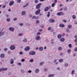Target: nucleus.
<instances>
[{"mask_svg":"<svg viewBox=\"0 0 77 77\" xmlns=\"http://www.w3.org/2000/svg\"><path fill=\"white\" fill-rule=\"evenodd\" d=\"M41 3H40L37 5L36 7V9H39V8H41Z\"/></svg>","mask_w":77,"mask_h":77,"instance_id":"obj_1","label":"nucleus"},{"mask_svg":"<svg viewBox=\"0 0 77 77\" xmlns=\"http://www.w3.org/2000/svg\"><path fill=\"white\" fill-rule=\"evenodd\" d=\"M40 12H41V9H38V10L36 11L35 12V15H38L40 13Z\"/></svg>","mask_w":77,"mask_h":77,"instance_id":"obj_2","label":"nucleus"},{"mask_svg":"<svg viewBox=\"0 0 77 77\" xmlns=\"http://www.w3.org/2000/svg\"><path fill=\"white\" fill-rule=\"evenodd\" d=\"M57 15L59 16H60V15H64V13L62 12H61L57 13Z\"/></svg>","mask_w":77,"mask_h":77,"instance_id":"obj_3","label":"nucleus"},{"mask_svg":"<svg viewBox=\"0 0 77 77\" xmlns=\"http://www.w3.org/2000/svg\"><path fill=\"white\" fill-rule=\"evenodd\" d=\"M7 69L8 68H2L0 69V72L3 71H6Z\"/></svg>","mask_w":77,"mask_h":77,"instance_id":"obj_4","label":"nucleus"},{"mask_svg":"<svg viewBox=\"0 0 77 77\" xmlns=\"http://www.w3.org/2000/svg\"><path fill=\"white\" fill-rule=\"evenodd\" d=\"M29 54L31 55H35V52L34 51H31L29 52Z\"/></svg>","mask_w":77,"mask_h":77,"instance_id":"obj_5","label":"nucleus"},{"mask_svg":"<svg viewBox=\"0 0 77 77\" xmlns=\"http://www.w3.org/2000/svg\"><path fill=\"white\" fill-rule=\"evenodd\" d=\"M29 50H30V47L29 46H27L25 49V51H29Z\"/></svg>","mask_w":77,"mask_h":77,"instance_id":"obj_6","label":"nucleus"},{"mask_svg":"<svg viewBox=\"0 0 77 77\" xmlns=\"http://www.w3.org/2000/svg\"><path fill=\"white\" fill-rule=\"evenodd\" d=\"M14 1H12L10 3H9V6H12L13 5H14Z\"/></svg>","mask_w":77,"mask_h":77,"instance_id":"obj_7","label":"nucleus"},{"mask_svg":"<svg viewBox=\"0 0 77 77\" xmlns=\"http://www.w3.org/2000/svg\"><path fill=\"white\" fill-rule=\"evenodd\" d=\"M48 31H50V30H51V32H53V29H51V27H49L48 28Z\"/></svg>","mask_w":77,"mask_h":77,"instance_id":"obj_8","label":"nucleus"},{"mask_svg":"<svg viewBox=\"0 0 77 77\" xmlns=\"http://www.w3.org/2000/svg\"><path fill=\"white\" fill-rule=\"evenodd\" d=\"M15 48V47L13 45H11L10 47V49L12 50H14Z\"/></svg>","mask_w":77,"mask_h":77,"instance_id":"obj_9","label":"nucleus"},{"mask_svg":"<svg viewBox=\"0 0 77 77\" xmlns=\"http://www.w3.org/2000/svg\"><path fill=\"white\" fill-rule=\"evenodd\" d=\"M49 23H54V20L53 19H50L49 20Z\"/></svg>","mask_w":77,"mask_h":77,"instance_id":"obj_10","label":"nucleus"},{"mask_svg":"<svg viewBox=\"0 0 77 77\" xmlns=\"http://www.w3.org/2000/svg\"><path fill=\"white\" fill-rule=\"evenodd\" d=\"M39 38H40V36L39 35H37L35 38L36 41H38L39 39Z\"/></svg>","mask_w":77,"mask_h":77,"instance_id":"obj_11","label":"nucleus"},{"mask_svg":"<svg viewBox=\"0 0 77 77\" xmlns=\"http://www.w3.org/2000/svg\"><path fill=\"white\" fill-rule=\"evenodd\" d=\"M5 54H1L0 55V57H2V58H4L5 57Z\"/></svg>","mask_w":77,"mask_h":77,"instance_id":"obj_12","label":"nucleus"},{"mask_svg":"<svg viewBox=\"0 0 77 77\" xmlns=\"http://www.w3.org/2000/svg\"><path fill=\"white\" fill-rule=\"evenodd\" d=\"M9 30L10 31H11V32H13L14 30V29L13 28H9Z\"/></svg>","mask_w":77,"mask_h":77,"instance_id":"obj_13","label":"nucleus"},{"mask_svg":"<svg viewBox=\"0 0 77 77\" xmlns=\"http://www.w3.org/2000/svg\"><path fill=\"white\" fill-rule=\"evenodd\" d=\"M11 61L10 62V63L11 64H13L14 63V59H11Z\"/></svg>","mask_w":77,"mask_h":77,"instance_id":"obj_14","label":"nucleus"},{"mask_svg":"<svg viewBox=\"0 0 77 77\" xmlns=\"http://www.w3.org/2000/svg\"><path fill=\"white\" fill-rule=\"evenodd\" d=\"M48 10H49V8L48 7H47L45 8V11H48Z\"/></svg>","mask_w":77,"mask_h":77,"instance_id":"obj_15","label":"nucleus"},{"mask_svg":"<svg viewBox=\"0 0 77 77\" xmlns=\"http://www.w3.org/2000/svg\"><path fill=\"white\" fill-rule=\"evenodd\" d=\"M39 51H42L43 50V48L42 47H40L39 48Z\"/></svg>","mask_w":77,"mask_h":77,"instance_id":"obj_16","label":"nucleus"},{"mask_svg":"<svg viewBox=\"0 0 77 77\" xmlns=\"http://www.w3.org/2000/svg\"><path fill=\"white\" fill-rule=\"evenodd\" d=\"M58 38H62V35L60 34H59L57 36Z\"/></svg>","mask_w":77,"mask_h":77,"instance_id":"obj_17","label":"nucleus"},{"mask_svg":"<svg viewBox=\"0 0 77 77\" xmlns=\"http://www.w3.org/2000/svg\"><path fill=\"white\" fill-rule=\"evenodd\" d=\"M68 27L69 29H71L72 28V25H68Z\"/></svg>","mask_w":77,"mask_h":77,"instance_id":"obj_18","label":"nucleus"},{"mask_svg":"<svg viewBox=\"0 0 77 77\" xmlns=\"http://www.w3.org/2000/svg\"><path fill=\"white\" fill-rule=\"evenodd\" d=\"M60 27H65V25L63 24H60Z\"/></svg>","mask_w":77,"mask_h":77,"instance_id":"obj_19","label":"nucleus"},{"mask_svg":"<svg viewBox=\"0 0 77 77\" xmlns=\"http://www.w3.org/2000/svg\"><path fill=\"white\" fill-rule=\"evenodd\" d=\"M22 14L23 15H24L26 14V12L25 11H23L22 12Z\"/></svg>","mask_w":77,"mask_h":77,"instance_id":"obj_20","label":"nucleus"},{"mask_svg":"<svg viewBox=\"0 0 77 77\" xmlns=\"http://www.w3.org/2000/svg\"><path fill=\"white\" fill-rule=\"evenodd\" d=\"M65 41V38H62L61 39V42H63Z\"/></svg>","mask_w":77,"mask_h":77,"instance_id":"obj_21","label":"nucleus"},{"mask_svg":"<svg viewBox=\"0 0 77 77\" xmlns=\"http://www.w3.org/2000/svg\"><path fill=\"white\" fill-rule=\"evenodd\" d=\"M27 39L26 38H24L23 40V41L25 42H27Z\"/></svg>","mask_w":77,"mask_h":77,"instance_id":"obj_22","label":"nucleus"},{"mask_svg":"<svg viewBox=\"0 0 77 77\" xmlns=\"http://www.w3.org/2000/svg\"><path fill=\"white\" fill-rule=\"evenodd\" d=\"M54 6H55V3H53L52 4V5H51V7H54Z\"/></svg>","mask_w":77,"mask_h":77,"instance_id":"obj_23","label":"nucleus"},{"mask_svg":"<svg viewBox=\"0 0 77 77\" xmlns=\"http://www.w3.org/2000/svg\"><path fill=\"white\" fill-rule=\"evenodd\" d=\"M54 75L53 74L50 75H49L48 77H54Z\"/></svg>","mask_w":77,"mask_h":77,"instance_id":"obj_24","label":"nucleus"},{"mask_svg":"<svg viewBox=\"0 0 77 77\" xmlns=\"http://www.w3.org/2000/svg\"><path fill=\"white\" fill-rule=\"evenodd\" d=\"M68 46L69 48H72V45L71 44H69L68 45Z\"/></svg>","mask_w":77,"mask_h":77,"instance_id":"obj_25","label":"nucleus"},{"mask_svg":"<svg viewBox=\"0 0 77 77\" xmlns=\"http://www.w3.org/2000/svg\"><path fill=\"white\" fill-rule=\"evenodd\" d=\"M66 32H67V33H68L69 32H70V30H69L67 28L66 29Z\"/></svg>","mask_w":77,"mask_h":77,"instance_id":"obj_26","label":"nucleus"},{"mask_svg":"<svg viewBox=\"0 0 77 77\" xmlns=\"http://www.w3.org/2000/svg\"><path fill=\"white\" fill-rule=\"evenodd\" d=\"M63 59H60L59 60V62H63Z\"/></svg>","mask_w":77,"mask_h":77,"instance_id":"obj_27","label":"nucleus"},{"mask_svg":"<svg viewBox=\"0 0 77 77\" xmlns=\"http://www.w3.org/2000/svg\"><path fill=\"white\" fill-rule=\"evenodd\" d=\"M72 18L73 19H75V18H76V16L75 15H73L72 16Z\"/></svg>","mask_w":77,"mask_h":77,"instance_id":"obj_28","label":"nucleus"},{"mask_svg":"<svg viewBox=\"0 0 77 77\" xmlns=\"http://www.w3.org/2000/svg\"><path fill=\"white\" fill-rule=\"evenodd\" d=\"M50 13L49 12H48V14L47 15L48 17H49L50 16Z\"/></svg>","mask_w":77,"mask_h":77,"instance_id":"obj_29","label":"nucleus"},{"mask_svg":"<svg viewBox=\"0 0 77 77\" xmlns=\"http://www.w3.org/2000/svg\"><path fill=\"white\" fill-rule=\"evenodd\" d=\"M35 72L36 73H38V72H39V69H36V70H35Z\"/></svg>","mask_w":77,"mask_h":77,"instance_id":"obj_30","label":"nucleus"},{"mask_svg":"<svg viewBox=\"0 0 77 77\" xmlns=\"http://www.w3.org/2000/svg\"><path fill=\"white\" fill-rule=\"evenodd\" d=\"M64 11H67V7H65L64 8Z\"/></svg>","mask_w":77,"mask_h":77,"instance_id":"obj_31","label":"nucleus"},{"mask_svg":"<svg viewBox=\"0 0 77 77\" xmlns=\"http://www.w3.org/2000/svg\"><path fill=\"white\" fill-rule=\"evenodd\" d=\"M3 33H4L3 32H0V36H2V35H3Z\"/></svg>","mask_w":77,"mask_h":77,"instance_id":"obj_32","label":"nucleus"},{"mask_svg":"<svg viewBox=\"0 0 77 77\" xmlns=\"http://www.w3.org/2000/svg\"><path fill=\"white\" fill-rule=\"evenodd\" d=\"M29 62H33V59H31L30 60Z\"/></svg>","mask_w":77,"mask_h":77,"instance_id":"obj_33","label":"nucleus"},{"mask_svg":"<svg viewBox=\"0 0 77 77\" xmlns=\"http://www.w3.org/2000/svg\"><path fill=\"white\" fill-rule=\"evenodd\" d=\"M35 3H38V0H35Z\"/></svg>","mask_w":77,"mask_h":77,"instance_id":"obj_34","label":"nucleus"},{"mask_svg":"<svg viewBox=\"0 0 77 77\" xmlns=\"http://www.w3.org/2000/svg\"><path fill=\"white\" fill-rule=\"evenodd\" d=\"M36 18H37V17H36L35 16H34L32 17V19H35Z\"/></svg>","mask_w":77,"mask_h":77,"instance_id":"obj_35","label":"nucleus"},{"mask_svg":"<svg viewBox=\"0 0 77 77\" xmlns=\"http://www.w3.org/2000/svg\"><path fill=\"white\" fill-rule=\"evenodd\" d=\"M17 3H20L21 2V0H17Z\"/></svg>","mask_w":77,"mask_h":77,"instance_id":"obj_36","label":"nucleus"},{"mask_svg":"<svg viewBox=\"0 0 77 77\" xmlns=\"http://www.w3.org/2000/svg\"><path fill=\"white\" fill-rule=\"evenodd\" d=\"M8 50V49L6 48H4V51H7Z\"/></svg>","mask_w":77,"mask_h":77,"instance_id":"obj_37","label":"nucleus"},{"mask_svg":"<svg viewBox=\"0 0 77 77\" xmlns=\"http://www.w3.org/2000/svg\"><path fill=\"white\" fill-rule=\"evenodd\" d=\"M43 64H44V62H42L40 63V66L42 65Z\"/></svg>","mask_w":77,"mask_h":77,"instance_id":"obj_38","label":"nucleus"},{"mask_svg":"<svg viewBox=\"0 0 77 77\" xmlns=\"http://www.w3.org/2000/svg\"><path fill=\"white\" fill-rule=\"evenodd\" d=\"M44 25H41V28H44Z\"/></svg>","mask_w":77,"mask_h":77,"instance_id":"obj_39","label":"nucleus"},{"mask_svg":"<svg viewBox=\"0 0 77 77\" xmlns=\"http://www.w3.org/2000/svg\"><path fill=\"white\" fill-rule=\"evenodd\" d=\"M62 49V48L61 47H60L58 48V50H61Z\"/></svg>","mask_w":77,"mask_h":77,"instance_id":"obj_40","label":"nucleus"},{"mask_svg":"<svg viewBox=\"0 0 77 77\" xmlns=\"http://www.w3.org/2000/svg\"><path fill=\"white\" fill-rule=\"evenodd\" d=\"M54 3L56 4L57 3V0H55L54 1Z\"/></svg>","mask_w":77,"mask_h":77,"instance_id":"obj_41","label":"nucleus"},{"mask_svg":"<svg viewBox=\"0 0 77 77\" xmlns=\"http://www.w3.org/2000/svg\"><path fill=\"white\" fill-rule=\"evenodd\" d=\"M33 15L31 14H30V15H29V17H30V18H31V17H32V16Z\"/></svg>","mask_w":77,"mask_h":77,"instance_id":"obj_42","label":"nucleus"},{"mask_svg":"<svg viewBox=\"0 0 77 77\" xmlns=\"http://www.w3.org/2000/svg\"><path fill=\"white\" fill-rule=\"evenodd\" d=\"M75 71H74V70H73L72 71V74H74Z\"/></svg>","mask_w":77,"mask_h":77,"instance_id":"obj_43","label":"nucleus"},{"mask_svg":"<svg viewBox=\"0 0 77 77\" xmlns=\"http://www.w3.org/2000/svg\"><path fill=\"white\" fill-rule=\"evenodd\" d=\"M75 51H77V47L75 48L74 49Z\"/></svg>","mask_w":77,"mask_h":77,"instance_id":"obj_44","label":"nucleus"},{"mask_svg":"<svg viewBox=\"0 0 77 77\" xmlns=\"http://www.w3.org/2000/svg\"><path fill=\"white\" fill-rule=\"evenodd\" d=\"M7 21L8 22H9V21H10V19L8 18L7 19Z\"/></svg>","mask_w":77,"mask_h":77,"instance_id":"obj_45","label":"nucleus"},{"mask_svg":"<svg viewBox=\"0 0 77 77\" xmlns=\"http://www.w3.org/2000/svg\"><path fill=\"white\" fill-rule=\"evenodd\" d=\"M23 34L22 33H20L19 34V36H22Z\"/></svg>","mask_w":77,"mask_h":77,"instance_id":"obj_46","label":"nucleus"},{"mask_svg":"<svg viewBox=\"0 0 77 77\" xmlns=\"http://www.w3.org/2000/svg\"><path fill=\"white\" fill-rule=\"evenodd\" d=\"M65 66H68V64L66 63L65 64Z\"/></svg>","mask_w":77,"mask_h":77,"instance_id":"obj_47","label":"nucleus"},{"mask_svg":"<svg viewBox=\"0 0 77 77\" xmlns=\"http://www.w3.org/2000/svg\"><path fill=\"white\" fill-rule=\"evenodd\" d=\"M17 20V18L15 17L14 19V21H16V20Z\"/></svg>","mask_w":77,"mask_h":77,"instance_id":"obj_48","label":"nucleus"},{"mask_svg":"<svg viewBox=\"0 0 77 77\" xmlns=\"http://www.w3.org/2000/svg\"><path fill=\"white\" fill-rule=\"evenodd\" d=\"M39 23V21L38 20H37L36 21V24H38Z\"/></svg>","mask_w":77,"mask_h":77,"instance_id":"obj_49","label":"nucleus"},{"mask_svg":"<svg viewBox=\"0 0 77 77\" xmlns=\"http://www.w3.org/2000/svg\"><path fill=\"white\" fill-rule=\"evenodd\" d=\"M21 72H23V73H24V70L23 69H21Z\"/></svg>","mask_w":77,"mask_h":77,"instance_id":"obj_50","label":"nucleus"},{"mask_svg":"<svg viewBox=\"0 0 77 77\" xmlns=\"http://www.w3.org/2000/svg\"><path fill=\"white\" fill-rule=\"evenodd\" d=\"M2 8H6V5H3L2 7Z\"/></svg>","mask_w":77,"mask_h":77,"instance_id":"obj_51","label":"nucleus"},{"mask_svg":"<svg viewBox=\"0 0 77 77\" xmlns=\"http://www.w3.org/2000/svg\"><path fill=\"white\" fill-rule=\"evenodd\" d=\"M21 62H24L25 61V59H22L21 60Z\"/></svg>","mask_w":77,"mask_h":77,"instance_id":"obj_52","label":"nucleus"},{"mask_svg":"<svg viewBox=\"0 0 77 77\" xmlns=\"http://www.w3.org/2000/svg\"><path fill=\"white\" fill-rule=\"evenodd\" d=\"M38 31L39 32H42V29H39Z\"/></svg>","mask_w":77,"mask_h":77,"instance_id":"obj_53","label":"nucleus"},{"mask_svg":"<svg viewBox=\"0 0 77 77\" xmlns=\"http://www.w3.org/2000/svg\"><path fill=\"white\" fill-rule=\"evenodd\" d=\"M70 52H71V50L69 49L68 50V53H70Z\"/></svg>","mask_w":77,"mask_h":77,"instance_id":"obj_54","label":"nucleus"},{"mask_svg":"<svg viewBox=\"0 0 77 77\" xmlns=\"http://www.w3.org/2000/svg\"><path fill=\"white\" fill-rule=\"evenodd\" d=\"M40 34H41V32H38L37 33V35H40Z\"/></svg>","mask_w":77,"mask_h":77,"instance_id":"obj_55","label":"nucleus"},{"mask_svg":"<svg viewBox=\"0 0 77 77\" xmlns=\"http://www.w3.org/2000/svg\"><path fill=\"white\" fill-rule=\"evenodd\" d=\"M18 65H19V66H21V63H18Z\"/></svg>","mask_w":77,"mask_h":77,"instance_id":"obj_56","label":"nucleus"},{"mask_svg":"<svg viewBox=\"0 0 77 77\" xmlns=\"http://www.w3.org/2000/svg\"><path fill=\"white\" fill-rule=\"evenodd\" d=\"M63 22H64V23H66V22H67L66 20H63Z\"/></svg>","mask_w":77,"mask_h":77,"instance_id":"obj_57","label":"nucleus"},{"mask_svg":"<svg viewBox=\"0 0 77 77\" xmlns=\"http://www.w3.org/2000/svg\"><path fill=\"white\" fill-rule=\"evenodd\" d=\"M28 72H29V73H31V72H32V71L29 70Z\"/></svg>","mask_w":77,"mask_h":77,"instance_id":"obj_58","label":"nucleus"},{"mask_svg":"<svg viewBox=\"0 0 77 77\" xmlns=\"http://www.w3.org/2000/svg\"><path fill=\"white\" fill-rule=\"evenodd\" d=\"M20 26H23V23H20Z\"/></svg>","mask_w":77,"mask_h":77,"instance_id":"obj_59","label":"nucleus"},{"mask_svg":"<svg viewBox=\"0 0 77 77\" xmlns=\"http://www.w3.org/2000/svg\"><path fill=\"white\" fill-rule=\"evenodd\" d=\"M20 54H23V52H20L19 53Z\"/></svg>","mask_w":77,"mask_h":77,"instance_id":"obj_60","label":"nucleus"},{"mask_svg":"<svg viewBox=\"0 0 77 77\" xmlns=\"http://www.w3.org/2000/svg\"><path fill=\"white\" fill-rule=\"evenodd\" d=\"M75 39H77V35H76L75 36Z\"/></svg>","mask_w":77,"mask_h":77,"instance_id":"obj_61","label":"nucleus"},{"mask_svg":"<svg viewBox=\"0 0 77 77\" xmlns=\"http://www.w3.org/2000/svg\"><path fill=\"white\" fill-rule=\"evenodd\" d=\"M75 42H77V39H75Z\"/></svg>","mask_w":77,"mask_h":77,"instance_id":"obj_62","label":"nucleus"},{"mask_svg":"<svg viewBox=\"0 0 77 77\" xmlns=\"http://www.w3.org/2000/svg\"><path fill=\"white\" fill-rule=\"evenodd\" d=\"M75 24H77V21H75Z\"/></svg>","mask_w":77,"mask_h":77,"instance_id":"obj_63","label":"nucleus"},{"mask_svg":"<svg viewBox=\"0 0 77 77\" xmlns=\"http://www.w3.org/2000/svg\"><path fill=\"white\" fill-rule=\"evenodd\" d=\"M62 35L63 36H65V33H63L62 34Z\"/></svg>","mask_w":77,"mask_h":77,"instance_id":"obj_64","label":"nucleus"}]
</instances>
